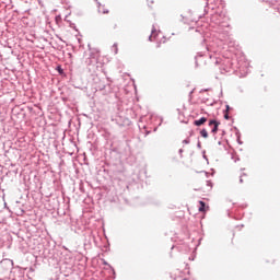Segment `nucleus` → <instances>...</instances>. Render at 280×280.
I'll list each match as a JSON object with an SVG mask.
<instances>
[{"label": "nucleus", "mask_w": 280, "mask_h": 280, "mask_svg": "<svg viewBox=\"0 0 280 280\" xmlns=\"http://www.w3.org/2000/svg\"><path fill=\"white\" fill-rule=\"evenodd\" d=\"M209 126L211 127V132H212L213 135H217L218 131H219L220 122L217 121V120H210Z\"/></svg>", "instance_id": "1"}, {"label": "nucleus", "mask_w": 280, "mask_h": 280, "mask_svg": "<svg viewBox=\"0 0 280 280\" xmlns=\"http://www.w3.org/2000/svg\"><path fill=\"white\" fill-rule=\"evenodd\" d=\"M199 212L207 213L209 211V206H206L203 201H199Z\"/></svg>", "instance_id": "2"}, {"label": "nucleus", "mask_w": 280, "mask_h": 280, "mask_svg": "<svg viewBox=\"0 0 280 280\" xmlns=\"http://www.w3.org/2000/svg\"><path fill=\"white\" fill-rule=\"evenodd\" d=\"M207 120V117H201L200 119L195 120L194 125L200 127L201 125H205Z\"/></svg>", "instance_id": "3"}, {"label": "nucleus", "mask_w": 280, "mask_h": 280, "mask_svg": "<svg viewBox=\"0 0 280 280\" xmlns=\"http://www.w3.org/2000/svg\"><path fill=\"white\" fill-rule=\"evenodd\" d=\"M200 136L203 138V139H208L209 135H208V131L206 129H202L200 131Z\"/></svg>", "instance_id": "4"}, {"label": "nucleus", "mask_w": 280, "mask_h": 280, "mask_svg": "<svg viewBox=\"0 0 280 280\" xmlns=\"http://www.w3.org/2000/svg\"><path fill=\"white\" fill-rule=\"evenodd\" d=\"M100 12H101L102 14H108V13H109L108 10H105V7H100Z\"/></svg>", "instance_id": "5"}, {"label": "nucleus", "mask_w": 280, "mask_h": 280, "mask_svg": "<svg viewBox=\"0 0 280 280\" xmlns=\"http://www.w3.org/2000/svg\"><path fill=\"white\" fill-rule=\"evenodd\" d=\"M110 28H112L113 31H115V30L117 28V25L114 24L113 26H110Z\"/></svg>", "instance_id": "6"}, {"label": "nucleus", "mask_w": 280, "mask_h": 280, "mask_svg": "<svg viewBox=\"0 0 280 280\" xmlns=\"http://www.w3.org/2000/svg\"><path fill=\"white\" fill-rule=\"evenodd\" d=\"M190 141L188 139H185L183 143L188 144Z\"/></svg>", "instance_id": "7"}, {"label": "nucleus", "mask_w": 280, "mask_h": 280, "mask_svg": "<svg viewBox=\"0 0 280 280\" xmlns=\"http://www.w3.org/2000/svg\"><path fill=\"white\" fill-rule=\"evenodd\" d=\"M160 47H161V44H158V45L155 46V48H158V49H159Z\"/></svg>", "instance_id": "8"}, {"label": "nucleus", "mask_w": 280, "mask_h": 280, "mask_svg": "<svg viewBox=\"0 0 280 280\" xmlns=\"http://www.w3.org/2000/svg\"><path fill=\"white\" fill-rule=\"evenodd\" d=\"M224 117H225V119H229V116H228V115H225Z\"/></svg>", "instance_id": "9"}, {"label": "nucleus", "mask_w": 280, "mask_h": 280, "mask_svg": "<svg viewBox=\"0 0 280 280\" xmlns=\"http://www.w3.org/2000/svg\"><path fill=\"white\" fill-rule=\"evenodd\" d=\"M228 110H229V105L226 106Z\"/></svg>", "instance_id": "10"}, {"label": "nucleus", "mask_w": 280, "mask_h": 280, "mask_svg": "<svg viewBox=\"0 0 280 280\" xmlns=\"http://www.w3.org/2000/svg\"><path fill=\"white\" fill-rule=\"evenodd\" d=\"M241 183H243V179L241 178Z\"/></svg>", "instance_id": "11"}]
</instances>
